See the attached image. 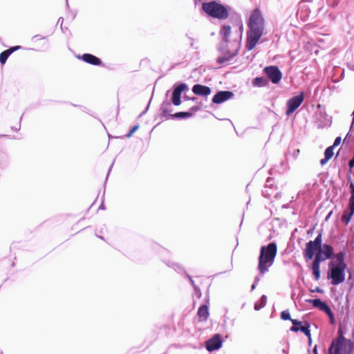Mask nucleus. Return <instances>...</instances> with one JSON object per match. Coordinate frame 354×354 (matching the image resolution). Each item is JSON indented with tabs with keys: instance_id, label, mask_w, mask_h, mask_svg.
Instances as JSON below:
<instances>
[{
	"instance_id": "obj_6",
	"label": "nucleus",
	"mask_w": 354,
	"mask_h": 354,
	"mask_svg": "<svg viewBox=\"0 0 354 354\" xmlns=\"http://www.w3.org/2000/svg\"><path fill=\"white\" fill-rule=\"evenodd\" d=\"M333 248L328 244H322L318 252L316 253L314 261L311 264V270L316 280L320 277V263L321 262L326 260H332L333 257L335 255L333 254Z\"/></svg>"
},
{
	"instance_id": "obj_41",
	"label": "nucleus",
	"mask_w": 354,
	"mask_h": 354,
	"mask_svg": "<svg viewBox=\"0 0 354 354\" xmlns=\"http://www.w3.org/2000/svg\"><path fill=\"white\" fill-rule=\"evenodd\" d=\"M316 354H317V353H316Z\"/></svg>"
},
{
	"instance_id": "obj_7",
	"label": "nucleus",
	"mask_w": 354,
	"mask_h": 354,
	"mask_svg": "<svg viewBox=\"0 0 354 354\" xmlns=\"http://www.w3.org/2000/svg\"><path fill=\"white\" fill-rule=\"evenodd\" d=\"M202 8L208 15L214 18L225 19L229 15L227 8L216 1L203 3Z\"/></svg>"
},
{
	"instance_id": "obj_24",
	"label": "nucleus",
	"mask_w": 354,
	"mask_h": 354,
	"mask_svg": "<svg viewBox=\"0 0 354 354\" xmlns=\"http://www.w3.org/2000/svg\"><path fill=\"white\" fill-rule=\"evenodd\" d=\"M266 301H267V297L264 295L262 296L261 303L260 304L256 303L254 305V309L256 310H260L265 306V304H266Z\"/></svg>"
},
{
	"instance_id": "obj_21",
	"label": "nucleus",
	"mask_w": 354,
	"mask_h": 354,
	"mask_svg": "<svg viewBox=\"0 0 354 354\" xmlns=\"http://www.w3.org/2000/svg\"><path fill=\"white\" fill-rule=\"evenodd\" d=\"M198 316L202 321L207 320L209 317V310L206 305L201 306L197 313Z\"/></svg>"
},
{
	"instance_id": "obj_31",
	"label": "nucleus",
	"mask_w": 354,
	"mask_h": 354,
	"mask_svg": "<svg viewBox=\"0 0 354 354\" xmlns=\"http://www.w3.org/2000/svg\"><path fill=\"white\" fill-rule=\"evenodd\" d=\"M291 320V322L292 323L293 325L295 326H297V325H300L301 324V322L299 321H297L296 319H290Z\"/></svg>"
},
{
	"instance_id": "obj_25",
	"label": "nucleus",
	"mask_w": 354,
	"mask_h": 354,
	"mask_svg": "<svg viewBox=\"0 0 354 354\" xmlns=\"http://www.w3.org/2000/svg\"><path fill=\"white\" fill-rule=\"evenodd\" d=\"M299 330H301L306 336H308L309 338H310V330L308 328V326H301L299 327Z\"/></svg>"
},
{
	"instance_id": "obj_18",
	"label": "nucleus",
	"mask_w": 354,
	"mask_h": 354,
	"mask_svg": "<svg viewBox=\"0 0 354 354\" xmlns=\"http://www.w3.org/2000/svg\"><path fill=\"white\" fill-rule=\"evenodd\" d=\"M354 214V205L348 203V208L345 209L342 216V221L347 225Z\"/></svg>"
},
{
	"instance_id": "obj_8",
	"label": "nucleus",
	"mask_w": 354,
	"mask_h": 354,
	"mask_svg": "<svg viewBox=\"0 0 354 354\" xmlns=\"http://www.w3.org/2000/svg\"><path fill=\"white\" fill-rule=\"evenodd\" d=\"M322 243V234L319 232L314 241L306 243L304 252V259L306 261L313 259L316 253L319 252Z\"/></svg>"
},
{
	"instance_id": "obj_15",
	"label": "nucleus",
	"mask_w": 354,
	"mask_h": 354,
	"mask_svg": "<svg viewBox=\"0 0 354 354\" xmlns=\"http://www.w3.org/2000/svg\"><path fill=\"white\" fill-rule=\"evenodd\" d=\"M192 91L195 95L207 97L211 93V88L207 86L195 84L192 87Z\"/></svg>"
},
{
	"instance_id": "obj_16",
	"label": "nucleus",
	"mask_w": 354,
	"mask_h": 354,
	"mask_svg": "<svg viewBox=\"0 0 354 354\" xmlns=\"http://www.w3.org/2000/svg\"><path fill=\"white\" fill-rule=\"evenodd\" d=\"M82 59L90 64L95 66H100L102 64V61L98 57L92 54L85 53L82 55Z\"/></svg>"
},
{
	"instance_id": "obj_20",
	"label": "nucleus",
	"mask_w": 354,
	"mask_h": 354,
	"mask_svg": "<svg viewBox=\"0 0 354 354\" xmlns=\"http://www.w3.org/2000/svg\"><path fill=\"white\" fill-rule=\"evenodd\" d=\"M333 147H328L324 151V158L320 160V164L323 166L326 165L328 160L333 156Z\"/></svg>"
},
{
	"instance_id": "obj_40",
	"label": "nucleus",
	"mask_w": 354,
	"mask_h": 354,
	"mask_svg": "<svg viewBox=\"0 0 354 354\" xmlns=\"http://www.w3.org/2000/svg\"><path fill=\"white\" fill-rule=\"evenodd\" d=\"M352 115L354 116V110H353V112Z\"/></svg>"
},
{
	"instance_id": "obj_10",
	"label": "nucleus",
	"mask_w": 354,
	"mask_h": 354,
	"mask_svg": "<svg viewBox=\"0 0 354 354\" xmlns=\"http://www.w3.org/2000/svg\"><path fill=\"white\" fill-rule=\"evenodd\" d=\"M263 71L272 83L277 84L281 80L282 74L277 66H267Z\"/></svg>"
},
{
	"instance_id": "obj_2",
	"label": "nucleus",
	"mask_w": 354,
	"mask_h": 354,
	"mask_svg": "<svg viewBox=\"0 0 354 354\" xmlns=\"http://www.w3.org/2000/svg\"><path fill=\"white\" fill-rule=\"evenodd\" d=\"M346 252L337 253L328 263V277L333 285H338L345 279V270L347 265L345 262Z\"/></svg>"
},
{
	"instance_id": "obj_9",
	"label": "nucleus",
	"mask_w": 354,
	"mask_h": 354,
	"mask_svg": "<svg viewBox=\"0 0 354 354\" xmlns=\"http://www.w3.org/2000/svg\"><path fill=\"white\" fill-rule=\"evenodd\" d=\"M304 100V92H301L298 95L294 96L287 102L286 115H289L297 110L302 104Z\"/></svg>"
},
{
	"instance_id": "obj_3",
	"label": "nucleus",
	"mask_w": 354,
	"mask_h": 354,
	"mask_svg": "<svg viewBox=\"0 0 354 354\" xmlns=\"http://www.w3.org/2000/svg\"><path fill=\"white\" fill-rule=\"evenodd\" d=\"M223 37V40L225 42L223 47V55L217 58V62L220 64L229 62L232 58L235 57L241 47L240 39H235L232 42L230 40V36L232 33L231 27L228 25H225L221 28L220 31Z\"/></svg>"
},
{
	"instance_id": "obj_33",
	"label": "nucleus",
	"mask_w": 354,
	"mask_h": 354,
	"mask_svg": "<svg viewBox=\"0 0 354 354\" xmlns=\"http://www.w3.org/2000/svg\"><path fill=\"white\" fill-rule=\"evenodd\" d=\"M311 292H322V290L321 289L317 288V289H311Z\"/></svg>"
},
{
	"instance_id": "obj_30",
	"label": "nucleus",
	"mask_w": 354,
	"mask_h": 354,
	"mask_svg": "<svg viewBox=\"0 0 354 354\" xmlns=\"http://www.w3.org/2000/svg\"><path fill=\"white\" fill-rule=\"evenodd\" d=\"M348 166L351 169L354 167V154L353 158L348 162Z\"/></svg>"
},
{
	"instance_id": "obj_5",
	"label": "nucleus",
	"mask_w": 354,
	"mask_h": 354,
	"mask_svg": "<svg viewBox=\"0 0 354 354\" xmlns=\"http://www.w3.org/2000/svg\"><path fill=\"white\" fill-rule=\"evenodd\" d=\"M353 348V342L344 337L342 329L339 328L337 337L333 340L328 348V354H351Z\"/></svg>"
},
{
	"instance_id": "obj_34",
	"label": "nucleus",
	"mask_w": 354,
	"mask_h": 354,
	"mask_svg": "<svg viewBox=\"0 0 354 354\" xmlns=\"http://www.w3.org/2000/svg\"><path fill=\"white\" fill-rule=\"evenodd\" d=\"M185 99L188 100V97H185ZM189 100H191L192 101H195L196 100V97H192V98H189Z\"/></svg>"
},
{
	"instance_id": "obj_26",
	"label": "nucleus",
	"mask_w": 354,
	"mask_h": 354,
	"mask_svg": "<svg viewBox=\"0 0 354 354\" xmlns=\"http://www.w3.org/2000/svg\"><path fill=\"white\" fill-rule=\"evenodd\" d=\"M281 318L283 320H288V319H290V313L288 310H283L281 313Z\"/></svg>"
},
{
	"instance_id": "obj_4",
	"label": "nucleus",
	"mask_w": 354,
	"mask_h": 354,
	"mask_svg": "<svg viewBox=\"0 0 354 354\" xmlns=\"http://www.w3.org/2000/svg\"><path fill=\"white\" fill-rule=\"evenodd\" d=\"M277 252V246L274 242L270 243L267 246H262L261 248L258 266L261 273L266 272L268 270V268L273 264Z\"/></svg>"
},
{
	"instance_id": "obj_39",
	"label": "nucleus",
	"mask_w": 354,
	"mask_h": 354,
	"mask_svg": "<svg viewBox=\"0 0 354 354\" xmlns=\"http://www.w3.org/2000/svg\"><path fill=\"white\" fill-rule=\"evenodd\" d=\"M283 353L288 354V352H286L284 349L283 350Z\"/></svg>"
},
{
	"instance_id": "obj_19",
	"label": "nucleus",
	"mask_w": 354,
	"mask_h": 354,
	"mask_svg": "<svg viewBox=\"0 0 354 354\" xmlns=\"http://www.w3.org/2000/svg\"><path fill=\"white\" fill-rule=\"evenodd\" d=\"M199 110V108L198 106H192L190 109L189 111L187 112H178L172 115L173 118H190L192 116L193 113L198 111Z\"/></svg>"
},
{
	"instance_id": "obj_13",
	"label": "nucleus",
	"mask_w": 354,
	"mask_h": 354,
	"mask_svg": "<svg viewBox=\"0 0 354 354\" xmlns=\"http://www.w3.org/2000/svg\"><path fill=\"white\" fill-rule=\"evenodd\" d=\"M234 96V93L229 91H221L217 92L212 97V102L214 104H221Z\"/></svg>"
},
{
	"instance_id": "obj_38",
	"label": "nucleus",
	"mask_w": 354,
	"mask_h": 354,
	"mask_svg": "<svg viewBox=\"0 0 354 354\" xmlns=\"http://www.w3.org/2000/svg\"><path fill=\"white\" fill-rule=\"evenodd\" d=\"M256 287V285L254 283L252 285L251 288H254Z\"/></svg>"
},
{
	"instance_id": "obj_11",
	"label": "nucleus",
	"mask_w": 354,
	"mask_h": 354,
	"mask_svg": "<svg viewBox=\"0 0 354 354\" xmlns=\"http://www.w3.org/2000/svg\"><path fill=\"white\" fill-rule=\"evenodd\" d=\"M308 302L312 304L315 308H319L320 310L325 312L330 317V322L333 324L334 322V316L333 314L328 307V306L325 303L319 299H309L307 300Z\"/></svg>"
},
{
	"instance_id": "obj_17",
	"label": "nucleus",
	"mask_w": 354,
	"mask_h": 354,
	"mask_svg": "<svg viewBox=\"0 0 354 354\" xmlns=\"http://www.w3.org/2000/svg\"><path fill=\"white\" fill-rule=\"evenodd\" d=\"M21 46H12V47H10V48L3 51L2 53H1L0 54V63L1 64H4L6 62V60L8 59V57L12 53H14L15 51L19 50V49H21Z\"/></svg>"
},
{
	"instance_id": "obj_37",
	"label": "nucleus",
	"mask_w": 354,
	"mask_h": 354,
	"mask_svg": "<svg viewBox=\"0 0 354 354\" xmlns=\"http://www.w3.org/2000/svg\"><path fill=\"white\" fill-rule=\"evenodd\" d=\"M192 285L194 286V288H198L197 286L194 283V281L192 280Z\"/></svg>"
},
{
	"instance_id": "obj_27",
	"label": "nucleus",
	"mask_w": 354,
	"mask_h": 354,
	"mask_svg": "<svg viewBox=\"0 0 354 354\" xmlns=\"http://www.w3.org/2000/svg\"><path fill=\"white\" fill-rule=\"evenodd\" d=\"M139 128V125H135L131 128L129 132L127 134V138H130Z\"/></svg>"
},
{
	"instance_id": "obj_23",
	"label": "nucleus",
	"mask_w": 354,
	"mask_h": 354,
	"mask_svg": "<svg viewBox=\"0 0 354 354\" xmlns=\"http://www.w3.org/2000/svg\"><path fill=\"white\" fill-rule=\"evenodd\" d=\"M349 187L351 189V196L349 198L348 203L354 205V183L349 178Z\"/></svg>"
},
{
	"instance_id": "obj_28",
	"label": "nucleus",
	"mask_w": 354,
	"mask_h": 354,
	"mask_svg": "<svg viewBox=\"0 0 354 354\" xmlns=\"http://www.w3.org/2000/svg\"><path fill=\"white\" fill-rule=\"evenodd\" d=\"M139 128V125H135L131 128L129 132L127 134V138H130Z\"/></svg>"
},
{
	"instance_id": "obj_35",
	"label": "nucleus",
	"mask_w": 354,
	"mask_h": 354,
	"mask_svg": "<svg viewBox=\"0 0 354 354\" xmlns=\"http://www.w3.org/2000/svg\"><path fill=\"white\" fill-rule=\"evenodd\" d=\"M331 214H332V212H330L328 213V214L327 215L326 218V221L329 218V217L330 216V215H331Z\"/></svg>"
},
{
	"instance_id": "obj_12",
	"label": "nucleus",
	"mask_w": 354,
	"mask_h": 354,
	"mask_svg": "<svg viewBox=\"0 0 354 354\" xmlns=\"http://www.w3.org/2000/svg\"><path fill=\"white\" fill-rule=\"evenodd\" d=\"M187 88L185 84L182 83L178 85L172 93L171 102L175 106H179L181 104V94Z\"/></svg>"
},
{
	"instance_id": "obj_1",
	"label": "nucleus",
	"mask_w": 354,
	"mask_h": 354,
	"mask_svg": "<svg viewBox=\"0 0 354 354\" xmlns=\"http://www.w3.org/2000/svg\"><path fill=\"white\" fill-rule=\"evenodd\" d=\"M248 26L249 30L247 32L246 48L248 50H251L263 34L264 19L259 9H255L252 12Z\"/></svg>"
},
{
	"instance_id": "obj_22",
	"label": "nucleus",
	"mask_w": 354,
	"mask_h": 354,
	"mask_svg": "<svg viewBox=\"0 0 354 354\" xmlns=\"http://www.w3.org/2000/svg\"><path fill=\"white\" fill-rule=\"evenodd\" d=\"M252 84L254 86H265L268 84V81L264 77H256L254 79Z\"/></svg>"
},
{
	"instance_id": "obj_36",
	"label": "nucleus",
	"mask_w": 354,
	"mask_h": 354,
	"mask_svg": "<svg viewBox=\"0 0 354 354\" xmlns=\"http://www.w3.org/2000/svg\"><path fill=\"white\" fill-rule=\"evenodd\" d=\"M313 352H314V353H315V354L317 353V346H315L314 347V348H313Z\"/></svg>"
},
{
	"instance_id": "obj_32",
	"label": "nucleus",
	"mask_w": 354,
	"mask_h": 354,
	"mask_svg": "<svg viewBox=\"0 0 354 354\" xmlns=\"http://www.w3.org/2000/svg\"><path fill=\"white\" fill-rule=\"evenodd\" d=\"M290 330H291L292 331H295V332H297V331L299 330V327H297V326H295V325H294V326H292V327L290 328Z\"/></svg>"
},
{
	"instance_id": "obj_14",
	"label": "nucleus",
	"mask_w": 354,
	"mask_h": 354,
	"mask_svg": "<svg viewBox=\"0 0 354 354\" xmlns=\"http://www.w3.org/2000/svg\"><path fill=\"white\" fill-rule=\"evenodd\" d=\"M221 345V337L219 334H216L206 342V348L209 351H212L220 348Z\"/></svg>"
},
{
	"instance_id": "obj_29",
	"label": "nucleus",
	"mask_w": 354,
	"mask_h": 354,
	"mask_svg": "<svg viewBox=\"0 0 354 354\" xmlns=\"http://www.w3.org/2000/svg\"><path fill=\"white\" fill-rule=\"evenodd\" d=\"M341 142H342L341 137H337L335 140L333 145L331 147H333V148H335V147H337L341 143Z\"/></svg>"
}]
</instances>
